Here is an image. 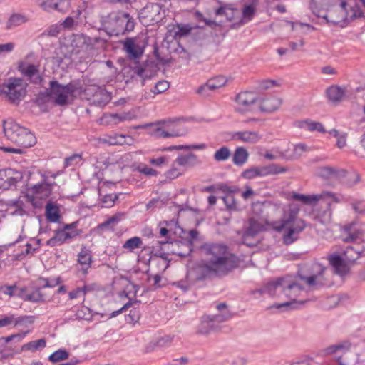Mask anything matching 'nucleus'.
Wrapping results in <instances>:
<instances>
[{
  "mask_svg": "<svg viewBox=\"0 0 365 365\" xmlns=\"http://www.w3.org/2000/svg\"><path fill=\"white\" fill-rule=\"evenodd\" d=\"M299 209L298 207L290 208L280 221L272 223V229L282 232V240L284 245H289L296 242L299 234L306 228V222L298 217Z\"/></svg>",
  "mask_w": 365,
  "mask_h": 365,
  "instance_id": "nucleus-5",
  "label": "nucleus"
},
{
  "mask_svg": "<svg viewBox=\"0 0 365 365\" xmlns=\"http://www.w3.org/2000/svg\"><path fill=\"white\" fill-rule=\"evenodd\" d=\"M19 71L31 83L40 85L43 81V77L40 74L38 66L37 65L27 64L21 66Z\"/></svg>",
  "mask_w": 365,
  "mask_h": 365,
  "instance_id": "nucleus-23",
  "label": "nucleus"
},
{
  "mask_svg": "<svg viewBox=\"0 0 365 365\" xmlns=\"http://www.w3.org/2000/svg\"><path fill=\"white\" fill-rule=\"evenodd\" d=\"M222 199L229 211H236L238 210L237 203L233 195H225Z\"/></svg>",
  "mask_w": 365,
  "mask_h": 365,
  "instance_id": "nucleus-50",
  "label": "nucleus"
},
{
  "mask_svg": "<svg viewBox=\"0 0 365 365\" xmlns=\"http://www.w3.org/2000/svg\"><path fill=\"white\" fill-rule=\"evenodd\" d=\"M339 200L336 201L331 198H324L322 201L325 205L324 208H320L314 210L312 213L314 220L319 224L326 225L331 222L332 212L331 210V205L332 202H339L341 200V197L337 195Z\"/></svg>",
  "mask_w": 365,
  "mask_h": 365,
  "instance_id": "nucleus-17",
  "label": "nucleus"
},
{
  "mask_svg": "<svg viewBox=\"0 0 365 365\" xmlns=\"http://www.w3.org/2000/svg\"><path fill=\"white\" fill-rule=\"evenodd\" d=\"M27 93V83L21 78L10 77L0 84V96L9 103L19 104Z\"/></svg>",
  "mask_w": 365,
  "mask_h": 365,
  "instance_id": "nucleus-7",
  "label": "nucleus"
},
{
  "mask_svg": "<svg viewBox=\"0 0 365 365\" xmlns=\"http://www.w3.org/2000/svg\"><path fill=\"white\" fill-rule=\"evenodd\" d=\"M287 169L277 164H270L264 166H254L245 170L242 173V177L245 179H254L258 177H265L270 175L283 173Z\"/></svg>",
  "mask_w": 365,
  "mask_h": 365,
  "instance_id": "nucleus-13",
  "label": "nucleus"
},
{
  "mask_svg": "<svg viewBox=\"0 0 365 365\" xmlns=\"http://www.w3.org/2000/svg\"><path fill=\"white\" fill-rule=\"evenodd\" d=\"M137 170L139 173L144 174L146 176H157L158 174V172L156 170L150 168L145 164H140L138 166Z\"/></svg>",
  "mask_w": 365,
  "mask_h": 365,
  "instance_id": "nucleus-57",
  "label": "nucleus"
},
{
  "mask_svg": "<svg viewBox=\"0 0 365 365\" xmlns=\"http://www.w3.org/2000/svg\"><path fill=\"white\" fill-rule=\"evenodd\" d=\"M4 132L6 138L19 147H0V150L5 153L21 154L23 148L32 147L36 143L34 134L12 119L4 121Z\"/></svg>",
  "mask_w": 365,
  "mask_h": 365,
  "instance_id": "nucleus-4",
  "label": "nucleus"
},
{
  "mask_svg": "<svg viewBox=\"0 0 365 365\" xmlns=\"http://www.w3.org/2000/svg\"><path fill=\"white\" fill-rule=\"evenodd\" d=\"M348 4L345 1H341L340 4V13H341V19L343 21L353 19L356 17L361 16V12L356 9H351V13L350 14L347 10Z\"/></svg>",
  "mask_w": 365,
  "mask_h": 365,
  "instance_id": "nucleus-41",
  "label": "nucleus"
},
{
  "mask_svg": "<svg viewBox=\"0 0 365 365\" xmlns=\"http://www.w3.org/2000/svg\"><path fill=\"white\" fill-rule=\"evenodd\" d=\"M128 119L127 114L104 113L100 119L101 125H115Z\"/></svg>",
  "mask_w": 365,
  "mask_h": 365,
  "instance_id": "nucleus-33",
  "label": "nucleus"
},
{
  "mask_svg": "<svg viewBox=\"0 0 365 365\" xmlns=\"http://www.w3.org/2000/svg\"><path fill=\"white\" fill-rule=\"evenodd\" d=\"M41 180L40 182L29 186L26 190V197L34 207H38L37 200H42L48 198L54 187L57 185L55 181L48 179V175L41 173Z\"/></svg>",
  "mask_w": 365,
  "mask_h": 365,
  "instance_id": "nucleus-9",
  "label": "nucleus"
},
{
  "mask_svg": "<svg viewBox=\"0 0 365 365\" xmlns=\"http://www.w3.org/2000/svg\"><path fill=\"white\" fill-rule=\"evenodd\" d=\"M207 148V145L205 143H200V144H191V145H172L168 148H165L164 150L172 151L173 150H204Z\"/></svg>",
  "mask_w": 365,
  "mask_h": 365,
  "instance_id": "nucleus-45",
  "label": "nucleus"
},
{
  "mask_svg": "<svg viewBox=\"0 0 365 365\" xmlns=\"http://www.w3.org/2000/svg\"><path fill=\"white\" fill-rule=\"evenodd\" d=\"M353 210L359 214H365V200H355L351 203Z\"/></svg>",
  "mask_w": 365,
  "mask_h": 365,
  "instance_id": "nucleus-64",
  "label": "nucleus"
},
{
  "mask_svg": "<svg viewBox=\"0 0 365 365\" xmlns=\"http://www.w3.org/2000/svg\"><path fill=\"white\" fill-rule=\"evenodd\" d=\"M339 170L332 167H322L319 169L318 175L326 179H329L338 175Z\"/></svg>",
  "mask_w": 365,
  "mask_h": 365,
  "instance_id": "nucleus-48",
  "label": "nucleus"
},
{
  "mask_svg": "<svg viewBox=\"0 0 365 365\" xmlns=\"http://www.w3.org/2000/svg\"><path fill=\"white\" fill-rule=\"evenodd\" d=\"M217 328V325H215L212 320L211 319L210 315H205L202 317L200 323L197 328V332L201 334H208L211 331L215 330Z\"/></svg>",
  "mask_w": 365,
  "mask_h": 365,
  "instance_id": "nucleus-35",
  "label": "nucleus"
},
{
  "mask_svg": "<svg viewBox=\"0 0 365 365\" xmlns=\"http://www.w3.org/2000/svg\"><path fill=\"white\" fill-rule=\"evenodd\" d=\"M135 21L127 13L111 14L104 24L103 30L109 36H119L133 30Z\"/></svg>",
  "mask_w": 365,
  "mask_h": 365,
  "instance_id": "nucleus-8",
  "label": "nucleus"
},
{
  "mask_svg": "<svg viewBox=\"0 0 365 365\" xmlns=\"http://www.w3.org/2000/svg\"><path fill=\"white\" fill-rule=\"evenodd\" d=\"M14 314L9 313L0 317V328L14 325Z\"/></svg>",
  "mask_w": 365,
  "mask_h": 365,
  "instance_id": "nucleus-60",
  "label": "nucleus"
},
{
  "mask_svg": "<svg viewBox=\"0 0 365 365\" xmlns=\"http://www.w3.org/2000/svg\"><path fill=\"white\" fill-rule=\"evenodd\" d=\"M23 174L21 171L6 168L0 170V188L9 190L16 187V184L22 180Z\"/></svg>",
  "mask_w": 365,
  "mask_h": 365,
  "instance_id": "nucleus-16",
  "label": "nucleus"
},
{
  "mask_svg": "<svg viewBox=\"0 0 365 365\" xmlns=\"http://www.w3.org/2000/svg\"><path fill=\"white\" fill-rule=\"evenodd\" d=\"M70 7L69 0H56L55 1L54 9L61 13H66Z\"/></svg>",
  "mask_w": 365,
  "mask_h": 365,
  "instance_id": "nucleus-55",
  "label": "nucleus"
},
{
  "mask_svg": "<svg viewBox=\"0 0 365 365\" xmlns=\"http://www.w3.org/2000/svg\"><path fill=\"white\" fill-rule=\"evenodd\" d=\"M324 198H331L336 201L339 200L336 194L329 191H322L320 193L312 195H304L293 192L289 196V200H293L301 202L302 205L309 206L316 205L318 202L324 200Z\"/></svg>",
  "mask_w": 365,
  "mask_h": 365,
  "instance_id": "nucleus-14",
  "label": "nucleus"
},
{
  "mask_svg": "<svg viewBox=\"0 0 365 365\" xmlns=\"http://www.w3.org/2000/svg\"><path fill=\"white\" fill-rule=\"evenodd\" d=\"M142 13L153 22L161 21L165 16L162 6L156 3H148L143 9Z\"/></svg>",
  "mask_w": 365,
  "mask_h": 365,
  "instance_id": "nucleus-24",
  "label": "nucleus"
},
{
  "mask_svg": "<svg viewBox=\"0 0 365 365\" xmlns=\"http://www.w3.org/2000/svg\"><path fill=\"white\" fill-rule=\"evenodd\" d=\"M230 156V150L227 146H222L215 151L213 158L217 162H222L228 160Z\"/></svg>",
  "mask_w": 365,
  "mask_h": 365,
  "instance_id": "nucleus-47",
  "label": "nucleus"
},
{
  "mask_svg": "<svg viewBox=\"0 0 365 365\" xmlns=\"http://www.w3.org/2000/svg\"><path fill=\"white\" fill-rule=\"evenodd\" d=\"M118 198V196L116 194H106L101 197V200L103 207H111Z\"/></svg>",
  "mask_w": 365,
  "mask_h": 365,
  "instance_id": "nucleus-54",
  "label": "nucleus"
},
{
  "mask_svg": "<svg viewBox=\"0 0 365 365\" xmlns=\"http://www.w3.org/2000/svg\"><path fill=\"white\" fill-rule=\"evenodd\" d=\"M201 250L205 259L198 262L194 268L200 279L211 276H224L238 267L239 258L228 252V247L220 243H204Z\"/></svg>",
  "mask_w": 365,
  "mask_h": 365,
  "instance_id": "nucleus-2",
  "label": "nucleus"
},
{
  "mask_svg": "<svg viewBox=\"0 0 365 365\" xmlns=\"http://www.w3.org/2000/svg\"><path fill=\"white\" fill-rule=\"evenodd\" d=\"M133 73L145 81L153 77L158 71L156 63L153 61H145L140 63H138L133 68Z\"/></svg>",
  "mask_w": 365,
  "mask_h": 365,
  "instance_id": "nucleus-20",
  "label": "nucleus"
},
{
  "mask_svg": "<svg viewBox=\"0 0 365 365\" xmlns=\"http://www.w3.org/2000/svg\"><path fill=\"white\" fill-rule=\"evenodd\" d=\"M217 189L225 195H233L240 191V189L237 186L230 185L227 183H221L217 185Z\"/></svg>",
  "mask_w": 365,
  "mask_h": 365,
  "instance_id": "nucleus-52",
  "label": "nucleus"
},
{
  "mask_svg": "<svg viewBox=\"0 0 365 365\" xmlns=\"http://www.w3.org/2000/svg\"><path fill=\"white\" fill-rule=\"evenodd\" d=\"M45 215L47 220L51 223H56L60 221V207L56 202L48 201L45 207Z\"/></svg>",
  "mask_w": 365,
  "mask_h": 365,
  "instance_id": "nucleus-31",
  "label": "nucleus"
},
{
  "mask_svg": "<svg viewBox=\"0 0 365 365\" xmlns=\"http://www.w3.org/2000/svg\"><path fill=\"white\" fill-rule=\"evenodd\" d=\"M294 125L298 128L304 129L309 132L317 131L321 133H326V130L321 123L314 121L311 119L296 120L294 123Z\"/></svg>",
  "mask_w": 365,
  "mask_h": 365,
  "instance_id": "nucleus-27",
  "label": "nucleus"
},
{
  "mask_svg": "<svg viewBox=\"0 0 365 365\" xmlns=\"http://www.w3.org/2000/svg\"><path fill=\"white\" fill-rule=\"evenodd\" d=\"M346 88L337 85L329 86L326 90L327 96L330 102L338 104L346 98Z\"/></svg>",
  "mask_w": 365,
  "mask_h": 365,
  "instance_id": "nucleus-26",
  "label": "nucleus"
},
{
  "mask_svg": "<svg viewBox=\"0 0 365 365\" xmlns=\"http://www.w3.org/2000/svg\"><path fill=\"white\" fill-rule=\"evenodd\" d=\"M209 82L210 83V85L213 86L212 88L213 91H215V89L219 88L225 85L227 80L225 76H218L214 78L210 79Z\"/></svg>",
  "mask_w": 365,
  "mask_h": 365,
  "instance_id": "nucleus-59",
  "label": "nucleus"
},
{
  "mask_svg": "<svg viewBox=\"0 0 365 365\" xmlns=\"http://www.w3.org/2000/svg\"><path fill=\"white\" fill-rule=\"evenodd\" d=\"M143 245V240L139 237H133L125 242L123 245L124 249L129 252H133L135 249H139Z\"/></svg>",
  "mask_w": 365,
  "mask_h": 365,
  "instance_id": "nucleus-44",
  "label": "nucleus"
},
{
  "mask_svg": "<svg viewBox=\"0 0 365 365\" xmlns=\"http://www.w3.org/2000/svg\"><path fill=\"white\" fill-rule=\"evenodd\" d=\"M35 318L32 315L18 316L14 314V327L26 328L27 329H31L32 331V325L34 323Z\"/></svg>",
  "mask_w": 365,
  "mask_h": 365,
  "instance_id": "nucleus-36",
  "label": "nucleus"
},
{
  "mask_svg": "<svg viewBox=\"0 0 365 365\" xmlns=\"http://www.w3.org/2000/svg\"><path fill=\"white\" fill-rule=\"evenodd\" d=\"M145 127H150V133L156 138L178 137L185 135L187 132L186 129L180 128L179 120L177 119L162 120L140 128Z\"/></svg>",
  "mask_w": 365,
  "mask_h": 365,
  "instance_id": "nucleus-10",
  "label": "nucleus"
},
{
  "mask_svg": "<svg viewBox=\"0 0 365 365\" xmlns=\"http://www.w3.org/2000/svg\"><path fill=\"white\" fill-rule=\"evenodd\" d=\"M121 218H122V214L118 213V214L114 215L112 217H109L104 222L101 223L99 225V227H108L110 225H115V224L119 222L121 220Z\"/></svg>",
  "mask_w": 365,
  "mask_h": 365,
  "instance_id": "nucleus-63",
  "label": "nucleus"
},
{
  "mask_svg": "<svg viewBox=\"0 0 365 365\" xmlns=\"http://www.w3.org/2000/svg\"><path fill=\"white\" fill-rule=\"evenodd\" d=\"M31 332V329H26L24 331H22L21 333L14 334L10 336H7L4 338V341L6 343H9L12 341H16L17 342L21 341L25 336Z\"/></svg>",
  "mask_w": 365,
  "mask_h": 365,
  "instance_id": "nucleus-53",
  "label": "nucleus"
},
{
  "mask_svg": "<svg viewBox=\"0 0 365 365\" xmlns=\"http://www.w3.org/2000/svg\"><path fill=\"white\" fill-rule=\"evenodd\" d=\"M325 259L329 262V264L333 267L335 273L339 275L343 276L348 273L349 268L346 264V260L344 256H340L339 254L334 252L328 255Z\"/></svg>",
  "mask_w": 365,
  "mask_h": 365,
  "instance_id": "nucleus-22",
  "label": "nucleus"
},
{
  "mask_svg": "<svg viewBox=\"0 0 365 365\" xmlns=\"http://www.w3.org/2000/svg\"><path fill=\"white\" fill-rule=\"evenodd\" d=\"M182 172L180 168L176 166L175 163H173L172 167L165 173V177L168 179L173 180L182 175Z\"/></svg>",
  "mask_w": 365,
  "mask_h": 365,
  "instance_id": "nucleus-58",
  "label": "nucleus"
},
{
  "mask_svg": "<svg viewBox=\"0 0 365 365\" xmlns=\"http://www.w3.org/2000/svg\"><path fill=\"white\" fill-rule=\"evenodd\" d=\"M234 140L247 143H256L261 139V135L256 131H238L232 135Z\"/></svg>",
  "mask_w": 365,
  "mask_h": 365,
  "instance_id": "nucleus-30",
  "label": "nucleus"
},
{
  "mask_svg": "<svg viewBox=\"0 0 365 365\" xmlns=\"http://www.w3.org/2000/svg\"><path fill=\"white\" fill-rule=\"evenodd\" d=\"M29 21L27 16L23 14L14 13L8 19L6 27L11 29L19 26Z\"/></svg>",
  "mask_w": 365,
  "mask_h": 365,
  "instance_id": "nucleus-40",
  "label": "nucleus"
},
{
  "mask_svg": "<svg viewBox=\"0 0 365 365\" xmlns=\"http://www.w3.org/2000/svg\"><path fill=\"white\" fill-rule=\"evenodd\" d=\"M283 283L284 277H279L267 282L262 288L255 290V292H259L261 294L267 293L270 296H273L277 293L282 292Z\"/></svg>",
  "mask_w": 365,
  "mask_h": 365,
  "instance_id": "nucleus-25",
  "label": "nucleus"
},
{
  "mask_svg": "<svg viewBox=\"0 0 365 365\" xmlns=\"http://www.w3.org/2000/svg\"><path fill=\"white\" fill-rule=\"evenodd\" d=\"M41 289L38 285L35 286L32 289L28 287H22V291L20 292L19 298L26 302L33 303H38L46 301V297Z\"/></svg>",
  "mask_w": 365,
  "mask_h": 365,
  "instance_id": "nucleus-21",
  "label": "nucleus"
},
{
  "mask_svg": "<svg viewBox=\"0 0 365 365\" xmlns=\"http://www.w3.org/2000/svg\"><path fill=\"white\" fill-rule=\"evenodd\" d=\"M193 29L194 27L191 26L190 24H178L174 31V37L175 38H180L186 36Z\"/></svg>",
  "mask_w": 365,
  "mask_h": 365,
  "instance_id": "nucleus-46",
  "label": "nucleus"
},
{
  "mask_svg": "<svg viewBox=\"0 0 365 365\" xmlns=\"http://www.w3.org/2000/svg\"><path fill=\"white\" fill-rule=\"evenodd\" d=\"M341 239L351 242L343 251L346 262L353 263L360 257L365 256V224L353 222L343 227Z\"/></svg>",
  "mask_w": 365,
  "mask_h": 365,
  "instance_id": "nucleus-3",
  "label": "nucleus"
},
{
  "mask_svg": "<svg viewBox=\"0 0 365 365\" xmlns=\"http://www.w3.org/2000/svg\"><path fill=\"white\" fill-rule=\"evenodd\" d=\"M103 140L104 143L111 145H122L124 144L130 145L133 141V138L130 135L113 133L105 135Z\"/></svg>",
  "mask_w": 365,
  "mask_h": 365,
  "instance_id": "nucleus-32",
  "label": "nucleus"
},
{
  "mask_svg": "<svg viewBox=\"0 0 365 365\" xmlns=\"http://www.w3.org/2000/svg\"><path fill=\"white\" fill-rule=\"evenodd\" d=\"M81 161V155L78 154L72 155L65 159V167L74 166L79 164Z\"/></svg>",
  "mask_w": 365,
  "mask_h": 365,
  "instance_id": "nucleus-61",
  "label": "nucleus"
},
{
  "mask_svg": "<svg viewBox=\"0 0 365 365\" xmlns=\"http://www.w3.org/2000/svg\"><path fill=\"white\" fill-rule=\"evenodd\" d=\"M61 282V279L59 277L55 278H44L40 277L37 280V285L43 289L44 288H53L58 285Z\"/></svg>",
  "mask_w": 365,
  "mask_h": 365,
  "instance_id": "nucleus-43",
  "label": "nucleus"
},
{
  "mask_svg": "<svg viewBox=\"0 0 365 365\" xmlns=\"http://www.w3.org/2000/svg\"><path fill=\"white\" fill-rule=\"evenodd\" d=\"M123 49L130 60L139 59L143 55L146 43L138 37H130L122 41Z\"/></svg>",
  "mask_w": 365,
  "mask_h": 365,
  "instance_id": "nucleus-15",
  "label": "nucleus"
},
{
  "mask_svg": "<svg viewBox=\"0 0 365 365\" xmlns=\"http://www.w3.org/2000/svg\"><path fill=\"white\" fill-rule=\"evenodd\" d=\"M263 226L256 220L250 218L248 221V226L242 236V243L248 247L255 246L257 240L254 237L261 232Z\"/></svg>",
  "mask_w": 365,
  "mask_h": 365,
  "instance_id": "nucleus-19",
  "label": "nucleus"
},
{
  "mask_svg": "<svg viewBox=\"0 0 365 365\" xmlns=\"http://www.w3.org/2000/svg\"><path fill=\"white\" fill-rule=\"evenodd\" d=\"M77 257L78 264L81 266V272L83 274H86L91 267L92 255L91 251L86 247H83L78 252Z\"/></svg>",
  "mask_w": 365,
  "mask_h": 365,
  "instance_id": "nucleus-28",
  "label": "nucleus"
},
{
  "mask_svg": "<svg viewBox=\"0 0 365 365\" xmlns=\"http://www.w3.org/2000/svg\"><path fill=\"white\" fill-rule=\"evenodd\" d=\"M141 312L139 308L133 307L128 315L126 316L125 320L128 323L135 324L140 320Z\"/></svg>",
  "mask_w": 365,
  "mask_h": 365,
  "instance_id": "nucleus-51",
  "label": "nucleus"
},
{
  "mask_svg": "<svg viewBox=\"0 0 365 365\" xmlns=\"http://www.w3.org/2000/svg\"><path fill=\"white\" fill-rule=\"evenodd\" d=\"M76 86L72 83L62 85L56 80L49 82V88L41 93L36 102L40 103L46 98H51L58 106H66L71 103L75 98Z\"/></svg>",
  "mask_w": 365,
  "mask_h": 365,
  "instance_id": "nucleus-6",
  "label": "nucleus"
},
{
  "mask_svg": "<svg viewBox=\"0 0 365 365\" xmlns=\"http://www.w3.org/2000/svg\"><path fill=\"white\" fill-rule=\"evenodd\" d=\"M72 43L91 56L101 54L107 47V40L101 37L91 38L83 34L75 35Z\"/></svg>",
  "mask_w": 365,
  "mask_h": 365,
  "instance_id": "nucleus-11",
  "label": "nucleus"
},
{
  "mask_svg": "<svg viewBox=\"0 0 365 365\" xmlns=\"http://www.w3.org/2000/svg\"><path fill=\"white\" fill-rule=\"evenodd\" d=\"M255 8L253 5H247L242 10V16L243 19L246 21H249L252 20L253 16L255 13Z\"/></svg>",
  "mask_w": 365,
  "mask_h": 365,
  "instance_id": "nucleus-62",
  "label": "nucleus"
},
{
  "mask_svg": "<svg viewBox=\"0 0 365 365\" xmlns=\"http://www.w3.org/2000/svg\"><path fill=\"white\" fill-rule=\"evenodd\" d=\"M68 352L65 349H58L52 353L48 356V360L51 362L56 363L68 358Z\"/></svg>",
  "mask_w": 365,
  "mask_h": 365,
  "instance_id": "nucleus-49",
  "label": "nucleus"
},
{
  "mask_svg": "<svg viewBox=\"0 0 365 365\" xmlns=\"http://www.w3.org/2000/svg\"><path fill=\"white\" fill-rule=\"evenodd\" d=\"M163 225H165V227H160L159 232L160 235L161 237H165L166 240L165 241L159 242L160 244L169 242L171 239V235L177 234V230H180V227L178 226L177 222L174 220H170L169 222L165 221L160 222L159 224L160 226H162Z\"/></svg>",
  "mask_w": 365,
  "mask_h": 365,
  "instance_id": "nucleus-29",
  "label": "nucleus"
},
{
  "mask_svg": "<svg viewBox=\"0 0 365 365\" xmlns=\"http://www.w3.org/2000/svg\"><path fill=\"white\" fill-rule=\"evenodd\" d=\"M170 87V83L168 81L162 80L159 81L155 86L154 88L152 90V92L155 94H160L165 91H166Z\"/></svg>",
  "mask_w": 365,
  "mask_h": 365,
  "instance_id": "nucleus-56",
  "label": "nucleus"
},
{
  "mask_svg": "<svg viewBox=\"0 0 365 365\" xmlns=\"http://www.w3.org/2000/svg\"><path fill=\"white\" fill-rule=\"evenodd\" d=\"M22 291V287H18L16 284L0 286V292L8 295L9 297H17L19 298L20 292Z\"/></svg>",
  "mask_w": 365,
  "mask_h": 365,
  "instance_id": "nucleus-42",
  "label": "nucleus"
},
{
  "mask_svg": "<svg viewBox=\"0 0 365 365\" xmlns=\"http://www.w3.org/2000/svg\"><path fill=\"white\" fill-rule=\"evenodd\" d=\"M248 156V152L245 148L238 147L235 149L232 155V162L235 165L241 166L247 161Z\"/></svg>",
  "mask_w": 365,
  "mask_h": 365,
  "instance_id": "nucleus-38",
  "label": "nucleus"
},
{
  "mask_svg": "<svg viewBox=\"0 0 365 365\" xmlns=\"http://www.w3.org/2000/svg\"><path fill=\"white\" fill-rule=\"evenodd\" d=\"M282 104L280 98L275 96H269L264 98L260 105V109L263 112L272 113L277 110Z\"/></svg>",
  "mask_w": 365,
  "mask_h": 365,
  "instance_id": "nucleus-34",
  "label": "nucleus"
},
{
  "mask_svg": "<svg viewBox=\"0 0 365 365\" xmlns=\"http://www.w3.org/2000/svg\"><path fill=\"white\" fill-rule=\"evenodd\" d=\"M257 96L250 91L241 92L236 96V110L239 113L252 111L255 106Z\"/></svg>",
  "mask_w": 365,
  "mask_h": 365,
  "instance_id": "nucleus-18",
  "label": "nucleus"
},
{
  "mask_svg": "<svg viewBox=\"0 0 365 365\" xmlns=\"http://www.w3.org/2000/svg\"><path fill=\"white\" fill-rule=\"evenodd\" d=\"M300 279L309 289H319L331 284L327 268L318 262H312L300 268L297 277H284L282 292L289 302L275 305L277 309H294L299 308L307 300L308 289L299 282Z\"/></svg>",
  "mask_w": 365,
  "mask_h": 365,
  "instance_id": "nucleus-1",
  "label": "nucleus"
},
{
  "mask_svg": "<svg viewBox=\"0 0 365 365\" xmlns=\"http://www.w3.org/2000/svg\"><path fill=\"white\" fill-rule=\"evenodd\" d=\"M77 222L66 224L63 228L55 230L53 236L46 241V245L56 247L69 242L81 232V230L77 229Z\"/></svg>",
  "mask_w": 365,
  "mask_h": 365,
  "instance_id": "nucleus-12",
  "label": "nucleus"
},
{
  "mask_svg": "<svg viewBox=\"0 0 365 365\" xmlns=\"http://www.w3.org/2000/svg\"><path fill=\"white\" fill-rule=\"evenodd\" d=\"M198 162L197 157L195 154L190 153L188 154H180L175 160L174 163L182 167L193 166Z\"/></svg>",
  "mask_w": 365,
  "mask_h": 365,
  "instance_id": "nucleus-37",
  "label": "nucleus"
},
{
  "mask_svg": "<svg viewBox=\"0 0 365 365\" xmlns=\"http://www.w3.org/2000/svg\"><path fill=\"white\" fill-rule=\"evenodd\" d=\"M46 346V341L45 339H40L38 340L31 341L28 343L24 344L21 346L22 351H29L31 352H36L43 349Z\"/></svg>",
  "mask_w": 365,
  "mask_h": 365,
  "instance_id": "nucleus-39",
  "label": "nucleus"
}]
</instances>
